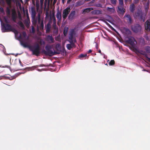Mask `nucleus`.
<instances>
[{"label": "nucleus", "instance_id": "18", "mask_svg": "<svg viewBox=\"0 0 150 150\" xmlns=\"http://www.w3.org/2000/svg\"><path fill=\"white\" fill-rule=\"evenodd\" d=\"M18 24L19 25L20 27L22 28V29L24 30L25 29V26L23 23L21 21H20L18 22Z\"/></svg>", "mask_w": 150, "mask_h": 150}, {"label": "nucleus", "instance_id": "58", "mask_svg": "<svg viewBox=\"0 0 150 150\" xmlns=\"http://www.w3.org/2000/svg\"><path fill=\"white\" fill-rule=\"evenodd\" d=\"M20 74H15V76L16 77H17Z\"/></svg>", "mask_w": 150, "mask_h": 150}, {"label": "nucleus", "instance_id": "42", "mask_svg": "<svg viewBox=\"0 0 150 150\" xmlns=\"http://www.w3.org/2000/svg\"><path fill=\"white\" fill-rule=\"evenodd\" d=\"M0 11L2 13H4V11L3 8L0 7Z\"/></svg>", "mask_w": 150, "mask_h": 150}, {"label": "nucleus", "instance_id": "33", "mask_svg": "<svg viewBox=\"0 0 150 150\" xmlns=\"http://www.w3.org/2000/svg\"><path fill=\"white\" fill-rule=\"evenodd\" d=\"M6 2L8 5L9 6L11 5L12 0H6Z\"/></svg>", "mask_w": 150, "mask_h": 150}, {"label": "nucleus", "instance_id": "29", "mask_svg": "<svg viewBox=\"0 0 150 150\" xmlns=\"http://www.w3.org/2000/svg\"><path fill=\"white\" fill-rule=\"evenodd\" d=\"M115 64V61L114 60H112L109 63V64L110 65H113Z\"/></svg>", "mask_w": 150, "mask_h": 150}, {"label": "nucleus", "instance_id": "23", "mask_svg": "<svg viewBox=\"0 0 150 150\" xmlns=\"http://www.w3.org/2000/svg\"><path fill=\"white\" fill-rule=\"evenodd\" d=\"M10 31L13 32L15 34V35H16L18 33V31L14 28H13L12 27Z\"/></svg>", "mask_w": 150, "mask_h": 150}, {"label": "nucleus", "instance_id": "25", "mask_svg": "<svg viewBox=\"0 0 150 150\" xmlns=\"http://www.w3.org/2000/svg\"><path fill=\"white\" fill-rule=\"evenodd\" d=\"M24 23L25 25L27 28H28L30 26V21L29 20H25Z\"/></svg>", "mask_w": 150, "mask_h": 150}, {"label": "nucleus", "instance_id": "26", "mask_svg": "<svg viewBox=\"0 0 150 150\" xmlns=\"http://www.w3.org/2000/svg\"><path fill=\"white\" fill-rule=\"evenodd\" d=\"M145 50L146 52L148 53H150V47L146 46L145 47Z\"/></svg>", "mask_w": 150, "mask_h": 150}, {"label": "nucleus", "instance_id": "21", "mask_svg": "<svg viewBox=\"0 0 150 150\" xmlns=\"http://www.w3.org/2000/svg\"><path fill=\"white\" fill-rule=\"evenodd\" d=\"M68 28L67 27H65L64 28L63 33L65 36H66L67 34L68 31Z\"/></svg>", "mask_w": 150, "mask_h": 150}, {"label": "nucleus", "instance_id": "59", "mask_svg": "<svg viewBox=\"0 0 150 150\" xmlns=\"http://www.w3.org/2000/svg\"><path fill=\"white\" fill-rule=\"evenodd\" d=\"M98 52L100 53V54H101V51L100 50H98Z\"/></svg>", "mask_w": 150, "mask_h": 150}, {"label": "nucleus", "instance_id": "11", "mask_svg": "<svg viewBox=\"0 0 150 150\" xmlns=\"http://www.w3.org/2000/svg\"><path fill=\"white\" fill-rule=\"evenodd\" d=\"M46 40L49 42L50 43H53L54 42V39L52 36L50 35H48L47 36Z\"/></svg>", "mask_w": 150, "mask_h": 150}, {"label": "nucleus", "instance_id": "8", "mask_svg": "<svg viewBox=\"0 0 150 150\" xmlns=\"http://www.w3.org/2000/svg\"><path fill=\"white\" fill-rule=\"evenodd\" d=\"M70 11V7H67L63 11V17L64 18H66L67 17Z\"/></svg>", "mask_w": 150, "mask_h": 150}, {"label": "nucleus", "instance_id": "64", "mask_svg": "<svg viewBox=\"0 0 150 150\" xmlns=\"http://www.w3.org/2000/svg\"><path fill=\"white\" fill-rule=\"evenodd\" d=\"M44 66V64L41 65L39 66H40V67H43Z\"/></svg>", "mask_w": 150, "mask_h": 150}, {"label": "nucleus", "instance_id": "41", "mask_svg": "<svg viewBox=\"0 0 150 150\" xmlns=\"http://www.w3.org/2000/svg\"><path fill=\"white\" fill-rule=\"evenodd\" d=\"M44 1V0H40V6L41 7H42L43 6Z\"/></svg>", "mask_w": 150, "mask_h": 150}, {"label": "nucleus", "instance_id": "38", "mask_svg": "<svg viewBox=\"0 0 150 150\" xmlns=\"http://www.w3.org/2000/svg\"><path fill=\"white\" fill-rule=\"evenodd\" d=\"M22 34L23 37L24 38H25L27 36L26 33L24 31H23L22 33Z\"/></svg>", "mask_w": 150, "mask_h": 150}, {"label": "nucleus", "instance_id": "4", "mask_svg": "<svg viewBox=\"0 0 150 150\" xmlns=\"http://www.w3.org/2000/svg\"><path fill=\"white\" fill-rule=\"evenodd\" d=\"M66 51L64 47H61L59 44L57 43V54H61L63 56L65 54Z\"/></svg>", "mask_w": 150, "mask_h": 150}, {"label": "nucleus", "instance_id": "27", "mask_svg": "<svg viewBox=\"0 0 150 150\" xmlns=\"http://www.w3.org/2000/svg\"><path fill=\"white\" fill-rule=\"evenodd\" d=\"M32 22L34 25H36L37 22V19L33 17V20H32Z\"/></svg>", "mask_w": 150, "mask_h": 150}, {"label": "nucleus", "instance_id": "61", "mask_svg": "<svg viewBox=\"0 0 150 150\" xmlns=\"http://www.w3.org/2000/svg\"><path fill=\"white\" fill-rule=\"evenodd\" d=\"M65 0H62V2L63 4L64 3V2H65Z\"/></svg>", "mask_w": 150, "mask_h": 150}, {"label": "nucleus", "instance_id": "44", "mask_svg": "<svg viewBox=\"0 0 150 150\" xmlns=\"http://www.w3.org/2000/svg\"><path fill=\"white\" fill-rule=\"evenodd\" d=\"M48 0H45V2H44V6L45 7H46V5H47V1Z\"/></svg>", "mask_w": 150, "mask_h": 150}, {"label": "nucleus", "instance_id": "50", "mask_svg": "<svg viewBox=\"0 0 150 150\" xmlns=\"http://www.w3.org/2000/svg\"><path fill=\"white\" fill-rule=\"evenodd\" d=\"M33 4L35 5V0H32Z\"/></svg>", "mask_w": 150, "mask_h": 150}, {"label": "nucleus", "instance_id": "39", "mask_svg": "<svg viewBox=\"0 0 150 150\" xmlns=\"http://www.w3.org/2000/svg\"><path fill=\"white\" fill-rule=\"evenodd\" d=\"M38 21L39 23L40 22V15L39 13L38 14Z\"/></svg>", "mask_w": 150, "mask_h": 150}, {"label": "nucleus", "instance_id": "30", "mask_svg": "<svg viewBox=\"0 0 150 150\" xmlns=\"http://www.w3.org/2000/svg\"><path fill=\"white\" fill-rule=\"evenodd\" d=\"M134 5H132L131 7H130V11L132 12H133L134 10Z\"/></svg>", "mask_w": 150, "mask_h": 150}, {"label": "nucleus", "instance_id": "17", "mask_svg": "<svg viewBox=\"0 0 150 150\" xmlns=\"http://www.w3.org/2000/svg\"><path fill=\"white\" fill-rule=\"evenodd\" d=\"M125 17L127 18L126 20L127 21V22L129 23H131L132 22V19L130 16L129 15H125Z\"/></svg>", "mask_w": 150, "mask_h": 150}, {"label": "nucleus", "instance_id": "36", "mask_svg": "<svg viewBox=\"0 0 150 150\" xmlns=\"http://www.w3.org/2000/svg\"><path fill=\"white\" fill-rule=\"evenodd\" d=\"M117 1V0H110L111 3L113 5L116 4Z\"/></svg>", "mask_w": 150, "mask_h": 150}, {"label": "nucleus", "instance_id": "28", "mask_svg": "<svg viewBox=\"0 0 150 150\" xmlns=\"http://www.w3.org/2000/svg\"><path fill=\"white\" fill-rule=\"evenodd\" d=\"M74 42H76V40L75 39L74 41H72V42L71 41H70V42L71 43V46L72 47H75V44L74 42Z\"/></svg>", "mask_w": 150, "mask_h": 150}, {"label": "nucleus", "instance_id": "35", "mask_svg": "<svg viewBox=\"0 0 150 150\" xmlns=\"http://www.w3.org/2000/svg\"><path fill=\"white\" fill-rule=\"evenodd\" d=\"M87 56V54H81L79 56V58H83L85 57H86Z\"/></svg>", "mask_w": 150, "mask_h": 150}, {"label": "nucleus", "instance_id": "15", "mask_svg": "<svg viewBox=\"0 0 150 150\" xmlns=\"http://www.w3.org/2000/svg\"><path fill=\"white\" fill-rule=\"evenodd\" d=\"M94 15H100L102 13V11L99 10H94L91 12Z\"/></svg>", "mask_w": 150, "mask_h": 150}, {"label": "nucleus", "instance_id": "55", "mask_svg": "<svg viewBox=\"0 0 150 150\" xmlns=\"http://www.w3.org/2000/svg\"><path fill=\"white\" fill-rule=\"evenodd\" d=\"M56 2V0H54L53 4H54Z\"/></svg>", "mask_w": 150, "mask_h": 150}, {"label": "nucleus", "instance_id": "45", "mask_svg": "<svg viewBox=\"0 0 150 150\" xmlns=\"http://www.w3.org/2000/svg\"><path fill=\"white\" fill-rule=\"evenodd\" d=\"M19 62L20 64V65L21 66H23V64H22V62H21V61L20 60H19Z\"/></svg>", "mask_w": 150, "mask_h": 150}, {"label": "nucleus", "instance_id": "3", "mask_svg": "<svg viewBox=\"0 0 150 150\" xmlns=\"http://www.w3.org/2000/svg\"><path fill=\"white\" fill-rule=\"evenodd\" d=\"M46 50H42V52L46 55L52 56L56 54V51L52 48V47L49 45H47L45 47Z\"/></svg>", "mask_w": 150, "mask_h": 150}, {"label": "nucleus", "instance_id": "37", "mask_svg": "<svg viewBox=\"0 0 150 150\" xmlns=\"http://www.w3.org/2000/svg\"><path fill=\"white\" fill-rule=\"evenodd\" d=\"M105 23L109 28L113 30L114 28L108 23L105 21Z\"/></svg>", "mask_w": 150, "mask_h": 150}, {"label": "nucleus", "instance_id": "13", "mask_svg": "<svg viewBox=\"0 0 150 150\" xmlns=\"http://www.w3.org/2000/svg\"><path fill=\"white\" fill-rule=\"evenodd\" d=\"M17 17V14L15 10L13 11L12 13V20L15 22Z\"/></svg>", "mask_w": 150, "mask_h": 150}, {"label": "nucleus", "instance_id": "47", "mask_svg": "<svg viewBox=\"0 0 150 150\" xmlns=\"http://www.w3.org/2000/svg\"><path fill=\"white\" fill-rule=\"evenodd\" d=\"M146 57L149 60L150 62V57H149L147 55H146Z\"/></svg>", "mask_w": 150, "mask_h": 150}, {"label": "nucleus", "instance_id": "53", "mask_svg": "<svg viewBox=\"0 0 150 150\" xmlns=\"http://www.w3.org/2000/svg\"><path fill=\"white\" fill-rule=\"evenodd\" d=\"M92 51L91 50H89L88 51V53H91V52Z\"/></svg>", "mask_w": 150, "mask_h": 150}, {"label": "nucleus", "instance_id": "60", "mask_svg": "<svg viewBox=\"0 0 150 150\" xmlns=\"http://www.w3.org/2000/svg\"><path fill=\"white\" fill-rule=\"evenodd\" d=\"M57 18H59V15L58 14V13H57Z\"/></svg>", "mask_w": 150, "mask_h": 150}, {"label": "nucleus", "instance_id": "7", "mask_svg": "<svg viewBox=\"0 0 150 150\" xmlns=\"http://www.w3.org/2000/svg\"><path fill=\"white\" fill-rule=\"evenodd\" d=\"M2 25L3 26V28L4 29V31L2 30L3 32H6V30L10 31L12 27V26L9 24H5L3 23H2Z\"/></svg>", "mask_w": 150, "mask_h": 150}, {"label": "nucleus", "instance_id": "52", "mask_svg": "<svg viewBox=\"0 0 150 150\" xmlns=\"http://www.w3.org/2000/svg\"><path fill=\"white\" fill-rule=\"evenodd\" d=\"M25 3H27L30 1V0H24Z\"/></svg>", "mask_w": 150, "mask_h": 150}, {"label": "nucleus", "instance_id": "9", "mask_svg": "<svg viewBox=\"0 0 150 150\" xmlns=\"http://www.w3.org/2000/svg\"><path fill=\"white\" fill-rule=\"evenodd\" d=\"M144 27L146 30L148 32L150 31V21L147 20L144 24Z\"/></svg>", "mask_w": 150, "mask_h": 150}, {"label": "nucleus", "instance_id": "2", "mask_svg": "<svg viewBox=\"0 0 150 150\" xmlns=\"http://www.w3.org/2000/svg\"><path fill=\"white\" fill-rule=\"evenodd\" d=\"M21 44L25 47H28L33 52V54L38 56L40 54V47L38 44H37L35 45L30 46L24 43L23 41L21 42Z\"/></svg>", "mask_w": 150, "mask_h": 150}, {"label": "nucleus", "instance_id": "57", "mask_svg": "<svg viewBox=\"0 0 150 150\" xmlns=\"http://www.w3.org/2000/svg\"><path fill=\"white\" fill-rule=\"evenodd\" d=\"M96 48L97 49L98 48V45L96 44Z\"/></svg>", "mask_w": 150, "mask_h": 150}, {"label": "nucleus", "instance_id": "31", "mask_svg": "<svg viewBox=\"0 0 150 150\" xmlns=\"http://www.w3.org/2000/svg\"><path fill=\"white\" fill-rule=\"evenodd\" d=\"M119 6H123V0H119Z\"/></svg>", "mask_w": 150, "mask_h": 150}, {"label": "nucleus", "instance_id": "32", "mask_svg": "<svg viewBox=\"0 0 150 150\" xmlns=\"http://www.w3.org/2000/svg\"><path fill=\"white\" fill-rule=\"evenodd\" d=\"M67 49L69 50H71V48H72V47L71 46V45L70 44H68L66 46Z\"/></svg>", "mask_w": 150, "mask_h": 150}, {"label": "nucleus", "instance_id": "20", "mask_svg": "<svg viewBox=\"0 0 150 150\" xmlns=\"http://www.w3.org/2000/svg\"><path fill=\"white\" fill-rule=\"evenodd\" d=\"M36 11L34 8H32L31 9V15L32 17L33 18H35L36 15Z\"/></svg>", "mask_w": 150, "mask_h": 150}, {"label": "nucleus", "instance_id": "48", "mask_svg": "<svg viewBox=\"0 0 150 150\" xmlns=\"http://www.w3.org/2000/svg\"><path fill=\"white\" fill-rule=\"evenodd\" d=\"M18 38L20 39H22V38L21 34H20V35L18 37Z\"/></svg>", "mask_w": 150, "mask_h": 150}, {"label": "nucleus", "instance_id": "14", "mask_svg": "<svg viewBox=\"0 0 150 150\" xmlns=\"http://www.w3.org/2000/svg\"><path fill=\"white\" fill-rule=\"evenodd\" d=\"M76 14V11H71L70 13L68 18L69 19H73Z\"/></svg>", "mask_w": 150, "mask_h": 150}, {"label": "nucleus", "instance_id": "51", "mask_svg": "<svg viewBox=\"0 0 150 150\" xmlns=\"http://www.w3.org/2000/svg\"><path fill=\"white\" fill-rule=\"evenodd\" d=\"M4 77L5 76H0V80L2 79V78Z\"/></svg>", "mask_w": 150, "mask_h": 150}, {"label": "nucleus", "instance_id": "5", "mask_svg": "<svg viewBox=\"0 0 150 150\" xmlns=\"http://www.w3.org/2000/svg\"><path fill=\"white\" fill-rule=\"evenodd\" d=\"M142 27L139 24H136L132 27V29L133 32L138 33L141 31Z\"/></svg>", "mask_w": 150, "mask_h": 150}, {"label": "nucleus", "instance_id": "22", "mask_svg": "<svg viewBox=\"0 0 150 150\" xmlns=\"http://www.w3.org/2000/svg\"><path fill=\"white\" fill-rule=\"evenodd\" d=\"M36 10L37 12L39 11V7H40V5H39V1H36Z\"/></svg>", "mask_w": 150, "mask_h": 150}, {"label": "nucleus", "instance_id": "1", "mask_svg": "<svg viewBox=\"0 0 150 150\" xmlns=\"http://www.w3.org/2000/svg\"><path fill=\"white\" fill-rule=\"evenodd\" d=\"M56 21L54 15V12H52V14L50 15V20L48 23L45 26L46 32V33H49L51 29V25L54 29H56Z\"/></svg>", "mask_w": 150, "mask_h": 150}, {"label": "nucleus", "instance_id": "34", "mask_svg": "<svg viewBox=\"0 0 150 150\" xmlns=\"http://www.w3.org/2000/svg\"><path fill=\"white\" fill-rule=\"evenodd\" d=\"M4 19L5 22L6 23V24H8L9 23V21L7 18L5 17Z\"/></svg>", "mask_w": 150, "mask_h": 150}, {"label": "nucleus", "instance_id": "62", "mask_svg": "<svg viewBox=\"0 0 150 150\" xmlns=\"http://www.w3.org/2000/svg\"><path fill=\"white\" fill-rule=\"evenodd\" d=\"M50 0H48V4L49 5V4H50Z\"/></svg>", "mask_w": 150, "mask_h": 150}, {"label": "nucleus", "instance_id": "46", "mask_svg": "<svg viewBox=\"0 0 150 150\" xmlns=\"http://www.w3.org/2000/svg\"><path fill=\"white\" fill-rule=\"evenodd\" d=\"M32 30L33 32H35V30L34 28V27L33 26L32 27Z\"/></svg>", "mask_w": 150, "mask_h": 150}, {"label": "nucleus", "instance_id": "12", "mask_svg": "<svg viewBox=\"0 0 150 150\" xmlns=\"http://www.w3.org/2000/svg\"><path fill=\"white\" fill-rule=\"evenodd\" d=\"M118 9L119 12L120 13H123L125 12V9L123 8V6H118Z\"/></svg>", "mask_w": 150, "mask_h": 150}, {"label": "nucleus", "instance_id": "56", "mask_svg": "<svg viewBox=\"0 0 150 150\" xmlns=\"http://www.w3.org/2000/svg\"><path fill=\"white\" fill-rule=\"evenodd\" d=\"M128 0H125V3H126L127 1H128ZM130 1H131L132 0H130Z\"/></svg>", "mask_w": 150, "mask_h": 150}, {"label": "nucleus", "instance_id": "49", "mask_svg": "<svg viewBox=\"0 0 150 150\" xmlns=\"http://www.w3.org/2000/svg\"><path fill=\"white\" fill-rule=\"evenodd\" d=\"M71 1L72 0H67V3L68 4L70 3Z\"/></svg>", "mask_w": 150, "mask_h": 150}, {"label": "nucleus", "instance_id": "16", "mask_svg": "<svg viewBox=\"0 0 150 150\" xmlns=\"http://www.w3.org/2000/svg\"><path fill=\"white\" fill-rule=\"evenodd\" d=\"M74 30L72 31L70 33L69 36V39L70 41H74Z\"/></svg>", "mask_w": 150, "mask_h": 150}, {"label": "nucleus", "instance_id": "54", "mask_svg": "<svg viewBox=\"0 0 150 150\" xmlns=\"http://www.w3.org/2000/svg\"><path fill=\"white\" fill-rule=\"evenodd\" d=\"M46 17H47L49 15L48 13L47 12H46Z\"/></svg>", "mask_w": 150, "mask_h": 150}, {"label": "nucleus", "instance_id": "43", "mask_svg": "<svg viewBox=\"0 0 150 150\" xmlns=\"http://www.w3.org/2000/svg\"><path fill=\"white\" fill-rule=\"evenodd\" d=\"M139 0H134V3L136 4L139 3Z\"/></svg>", "mask_w": 150, "mask_h": 150}, {"label": "nucleus", "instance_id": "63", "mask_svg": "<svg viewBox=\"0 0 150 150\" xmlns=\"http://www.w3.org/2000/svg\"><path fill=\"white\" fill-rule=\"evenodd\" d=\"M20 1L22 3H23V0H20Z\"/></svg>", "mask_w": 150, "mask_h": 150}, {"label": "nucleus", "instance_id": "10", "mask_svg": "<svg viewBox=\"0 0 150 150\" xmlns=\"http://www.w3.org/2000/svg\"><path fill=\"white\" fill-rule=\"evenodd\" d=\"M137 16L139 19L141 21L144 22L145 21L144 17L143 16V14L140 12H137Z\"/></svg>", "mask_w": 150, "mask_h": 150}, {"label": "nucleus", "instance_id": "40", "mask_svg": "<svg viewBox=\"0 0 150 150\" xmlns=\"http://www.w3.org/2000/svg\"><path fill=\"white\" fill-rule=\"evenodd\" d=\"M40 26L41 28L42 29H43V28H44V24H43V22L42 21L41 22V24H40Z\"/></svg>", "mask_w": 150, "mask_h": 150}, {"label": "nucleus", "instance_id": "24", "mask_svg": "<svg viewBox=\"0 0 150 150\" xmlns=\"http://www.w3.org/2000/svg\"><path fill=\"white\" fill-rule=\"evenodd\" d=\"M6 14L7 16H9L11 14L10 10L8 7H7L6 10Z\"/></svg>", "mask_w": 150, "mask_h": 150}, {"label": "nucleus", "instance_id": "19", "mask_svg": "<svg viewBox=\"0 0 150 150\" xmlns=\"http://www.w3.org/2000/svg\"><path fill=\"white\" fill-rule=\"evenodd\" d=\"M93 10V9L92 8H86L83 11V13H88L90 12L91 10Z\"/></svg>", "mask_w": 150, "mask_h": 150}, {"label": "nucleus", "instance_id": "6", "mask_svg": "<svg viewBox=\"0 0 150 150\" xmlns=\"http://www.w3.org/2000/svg\"><path fill=\"white\" fill-rule=\"evenodd\" d=\"M135 42H136L135 39L133 37H130L126 41L127 43L129 44L132 46L133 47L135 45Z\"/></svg>", "mask_w": 150, "mask_h": 150}]
</instances>
